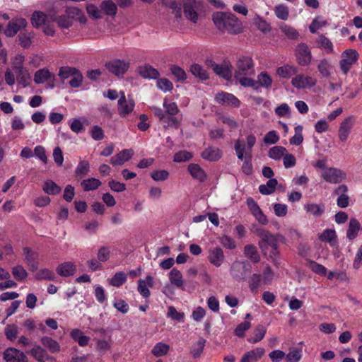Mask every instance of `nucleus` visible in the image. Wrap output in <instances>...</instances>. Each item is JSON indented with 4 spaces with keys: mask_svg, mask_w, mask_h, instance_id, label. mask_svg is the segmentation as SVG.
<instances>
[{
    "mask_svg": "<svg viewBox=\"0 0 362 362\" xmlns=\"http://www.w3.org/2000/svg\"><path fill=\"white\" fill-rule=\"evenodd\" d=\"M255 233L261 238V240L259 243V245L262 251L264 254L267 253L269 247L272 248L278 246V238H283L282 235H274L272 234L269 231L262 228H257L255 230Z\"/></svg>",
    "mask_w": 362,
    "mask_h": 362,
    "instance_id": "f257e3e1",
    "label": "nucleus"
},
{
    "mask_svg": "<svg viewBox=\"0 0 362 362\" xmlns=\"http://www.w3.org/2000/svg\"><path fill=\"white\" fill-rule=\"evenodd\" d=\"M62 26V29H71L79 30L83 35H87L90 37H98L100 36V26L105 24H57Z\"/></svg>",
    "mask_w": 362,
    "mask_h": 362,
    "instance_id": "f03ea898",
    "label": "nucleus"
},
{
    "mask_svg": "<svg viewBox=\"0 0 362 362\" xmlns=\"http://www.w3.org/2000/svg\"><path fill=\"white\" fill-rule=\"evenodd\" d=\"M358 57V52L354 49H347L341 53L339 66L344 74H347L352 66L357 62Z\"/></svg>",
    "mask_w": 362,
    "mask_h": 362,
    "instance_id": "7ed1b4c3",
    "label": "nucleus"
},
{
    "mask_svg": "<svg viewBox=\"0 0 362 362\" xmlns=\"http://www.w3.org/2000/svg\"><path fill=\"white\" fill-rule=\"evenodd\" d=\"M246 144L244 141L237 139L235 141L234 149L235 151L238 158L240 160H243L244 154L249 153L251 154L252 148L256 143V137L254 134H250L246 136Z\"/></svg>",
    "mask_w": 362,
    "mask_h": 362,
    "instance_id": "20e7f679",
    "label": "nucleus"
},
{
    "mask_svg": "<svg viewBox=\"0 0 362 362\" xmlns=\"http://www.w3.org/2000/svg\"><path fill=\"white\" fill-rule=\"evenodd\" d=\"M321 177L327 182L339 184L346 178V173L339 168L330 167L321 172Z\"/></svg>",
    "mask_w": 362,
    "mask_h": 362,
    "instance_id": "39448f33",
    "label": "nucleus"
},
{
    "mask_svg": "<svg viewBox=\"0 0 362 362\" xmlns=\"http://www.w3.org/2000/svg\"><path fill=\"white\" fill-rule=\"evenodd\" d=\"M37 29H39L43 32L47 36H54L55 34L59 35L62 33L66 35L73 36L75 34L74 33H70L72 31L71 29H62V26L57 25V24H33Z\"/></svg>",
    "mask_w": 362,
    "mask_h": 362,
    "instance_id": "423d86ee",
    "label": "nucleus"
},
{
    "mask_svg": "<svg viewBox=\"0 0 362 362\" xmlns=\"http://www.w3.org/2000/svg\"><path fill=\"white\" fill-rule=\"evenodd\" d=\"M356 123V117L354 115H349L346 117L343 121L340 123L339 131H338V137L339 139L345 142L351 132V129L354 127Z\"/></svg>",
    "mask_w": 362,
    "mask_h": 362,
    "instance_id": "0eeeda50",
    "label": "nucleus"
},
{
    "mask_svg": "<svg viewBox=\"0 0 362 362\" xmlns=\"http://www.w3.org/2000/svg\"><path fill=\"white\" fill-rule=\"evenodd\" d=\"M296 57L300 66H308L312 61V54L308 46L304 43L298 45L296 48Z\"/></svg>",
    "mask_w": 362,
    "mask_h": 362,
    "instance_id": "6e6552de",
    "label": "nucleus"
},
{
    "mask_svg": "<svg viewBox=\"0 0 362 362\" xmlns=\"http://www.w3.org/2000/svg\"><path fill=\"white\" fill-rule=\"evenodd\" d=\"M254 63L251 57L240 56L236 62L235 75H248L253 73Z\"/></svg>",
    "mask_w": 362,
    "mask_h": 362,
    "instance_id": "1a4fd4ad",
    "label": "nucleus"
},
{
    "mask_svg": "<svg viewBox=\"0 0 362 362\" xmlns=\"http://www.w3.org/2000/svg\"><path fill=\"white\" fill-rule=\"evenodd\" d=\"M200 6V1L196 0H185L183 3V10L187 19L196 23L198 20V11Z\"/></svg>",
    "mask_w": 362,
    "mask_h": 362,
    "instance_id": "9d476101",
    "label": "nucleus"
},
{
    "mask_svg": "<svg viewBox=\"0 0 362 362\" xmlns=\"http://www.w3.org/2000/svg\"><path fill=\"white\" fill-rule=\"evenodd\" d=\"M18 62L13 66V69L16 72L17 81L23 87L30 85L31 77L27 69L23 66V57L16 58Z\"/></svg>",
    "mask_w": 362,
    "mask_h": 362,
    "instance_id": "9b49d317",
    "label": "nucleus"
},
{
    "mask_svg": "<svg viewBox=\"0 0 362 362\" xmlns=\"http://www.w3.org/2000/svg\"><path fill=\"white\" fill-rule=\"evenodd\" d=\"M106 69L117 76H122L128 70L129 63L121 59H114L106 62Z\"/></svg>",
    "mask_w": 362,
    "mask_h": 362,
    "instance_id": "f8f14e48",
    "label": "nucleus"
},
{
    "mask_svg": "<svg viewBox=\"0 0 362 362\" xmlns=\"http://www.w3.org/2000/svg\"><path fill=\"white\" fill-rule=\"evenodd\" d=\"M316 83L317 80L315 78L304 74L296 75L291 80L292 86L297 89L310 88Z\"/></svg>",
    "mask_w": 362,
    "mask_h": 362,
    "instance_id": "ddd939ff",
    "label": "nucleus"
},
{
    "mask_svg": "<svg viewBox=\"0 0 362 362\" xmlns=\"http://www.w3.org/2000/svg\"><path fill=\"white\" fill-rule=\"evenodd\" d=\"M246 204L252 216L260 224L266 225L268 223V219L266 215L263 213L262 210L253 198L248 197L246 200Z\"/></svg>",
    "mask_w": 362,
    "mask_h": 362,
    "instance_id": "4468645a",
    "label": "nucleus"
},
{
    "mask_svg": "<svg viewBox=\"0 0 362 362\" xmlns=\"http://www.w3.org/2000/svg\"><path fill=\"white\" fill-rule=\"evenodd\" d=\"M4 359L6 362H28V359L26 355L20 350L9 347L4 352Z\"/></svg>",
    "mask_w": 362,
    "mask_h": 362,
    "instance_id": "2eb2a0df",
    "label": "nucleus"
},
{
    "mask_svg": "<svg viewBox=\"0 0 362 362\" xmlns=\"http://www.w3.org/2000/svg\"><path fill=\"white\" fill-rule=\"evenodd\" d=\"M23 253L29 270L33 273L35 272L38 269L39 264L38 253L32 250L30 247H28L23 248Z\"/></svg>",
    "mask_w": 362,
    "mask_h": 362,
    "instance_id": "dca6fc26",
    "label": "nucleus"
},
{
    "mask_svg": "<svg viewBox=\"0 0 362 362\" xmlns=\"http://www.w3.org/2000/svg\"><path fill=\"white\" fill-rule=\"evenodd\" d=\"M120 98L118 100V111L122 117H126L132 112L134 107V102L132 99H126L124 92H121Z\"/></svg>",
    "mask_w": 362,
    "mask_h": 362,
    "instance_id": "f3484780",
    "label": "nucleus"
},
{
    "mask_svg": "<svg viewBox=\"0 0 362 362\" xmlns=\"http://www.w3.org/2000/svg\"><path fill=\"white\" fill-rule=\"evenodd\" d=\"M317 70L322 77L328 78L333 74L334 66L329 59L324 58L319 61Z\"/></svg>",
    "mask_w": 362,
    "mask_h": 362,
    "instance_id": "a211bd4d",
    "label": "nucleus"
},
{
    "mask_svg": "<svg viewBox=\"0 0 362 362\" xmlns=\"http://www.w3.org/2000/svg\"><path fill=\"white\" fill-rule=\"evenodd\" d=\"M303 209L306 213L315 217H320L325 211V205L323 203L308 202L304 204Z\"/></svg>",
    "mask_w": 362,
    "mask_h": 362,
    "instance_id": "6ab92c4d",
    "label": "nucleus"
},
{
    "mask_svg": "<svg viewBox=\"0 0 362 362\" xmlns=\"http://www.w3.org/2000/svg\"><path fill=\"white\" fill-rule=\"evenodd\" d=\"M348 191L347 186L345 185H339L335 190L334 193L339 195L337 198V203L338 206L346 208L349 204V197L346 194Z\"/></svg>",
    "mask_w": 362,
    "mask_h": 362,
    "instance_id": "aec40b11",
    "label": "nucleus"
},
{
    "mask_svg": "<svg viewBox=\"0 0 362 362\" xmlns=\"http://www.w3.org/2000/svg\"><path fill=\"white\" fill-rule=\"evenodd\" d=\"M76 268L75 264L71 262H66L62 264H59L57 269V273L63 277H68L70 276H73L76 272Z\"/></svg>",
    "mask_w": 362,
    "mask_h": 362,
    "instance_id": "412c9836",
    "label": "nucleus"
},
{
    "mask_svg": "<svg viewBox=\"0 0 362 362\" xmlns=\"http://www.w3.org/2000/svg\"><path fill=\"white\" fill-rule=\"evenodd\" d=\"M319 239L325 243H329L332 247H337L338 245L337 236L334 229H325L319 236Z\"/></svg>",
    "mask_w": 362,
    "mask_h": 362,
    "instance_id": "4be33fe9",
    "label": "nucleus"
},
{
    "mask_svg": "<svg viewBox=\"0 0 362 362\" xmlns=\"http://www.w3.org/2000/svg\"><path fill=\"white\" fill-rule=\"evenodd\" d=\"M132 155L133 151L132 149H124L110 158V163L113 165H122L125 161L129 160Z\"/></svg>",
    "mask_w": 362,
    "mask_h": 362,
    "instance_id": "5701e85b",
    "label": "nucleus"
},
{
    "mask_svg": "<svg viewBox=\"0 0 362 362\" xmlns=\"http://www.w3.org/2000/svg\"><path fill=\"white\" fill-rule=\"evenodd\" d=\"M209 260L211 264L219 267L224 261V253L221 248L216 247L210 250Z\"/></svg>",
    "mask_w": 362,
    "mask_h": 362,
    "instance_id": "b1692460",
    "label": "nucleus"
},
{
    "mask_svg": "<svg viewBox=\"0 0 362 362\" xmlns=\"http://www.w3.org/2000/svg\"><path fill=\"white\" fill-rule=\"evenodd\" d=\"M264 348L258 347L245 353L240 362H255L260 359L264 354Z\"/></svg>",
    "mask_w": 362,
    "mask_h": 362,
    "instance_id": "393cba45",
    "label": "nucleus"
},
{
    "mask_svg": "<svg viewBox=\"0 0 362 362\" xmlns=\"http://www.w3.org/2000/svg\"><path fill=\"white\" fill-rule=\"evenodd\" d=\"M139 75L144 78L156 79L160 76L157 69L149 64L139 67Z\"/></svg>",
    "mask_w": 362,
    "mask_h": 362,
    "instance_id": "a878e982",
    "label": "nucleus"
},
{
    "mask_svg": "<svg viewBox=\"0 0 362 362\" xmlns=\"http://www.w3.org/2000/svg\"><path fill=\"white\" fill-rule=\"evenodd\" d=\"M298 68L293 65L286 64L276 69V74L283 78H289L296 74Z\"/></svg>",
    "mask_w": 362,
    "mask_h": 362,
    "instance_id": "bb28decb",
    "label": "nucleus"
},
{
    "mask_svg": "<svg viewBox=\"0 0 362 362\" xmlns=\"http://www.w3.org/2000/svg\"><path fill=\"white\" fill-rule=\"evenodd\" d=\"M188 171L192 177L200 182L206 180V174L204 170L197 164L191 163L188 166Z\"/></svg>",
    "mask_w": 362,
    "mask_h": 362,
    "instance_id": "cd10ccee",
    "label": "nucleus"
},
{
    "mask_svg": "<svg viewBox=\"0 0 362 362\" xmlns=\"http://www.w3.org/2000/svg\"><path fill=\"white\" fill-rule=\"evenodd\" d=\"M361 225L356 218H351L346 233V237L349 240H354L360 230Z\"/></svg>",
    "mask_w": 362,
    "mask_h": 362,
    "instance_id": "c85d7f7f",
    "label": "nucleus"
},
{
    "mask_svg": "<svg viewBox=\"0 0 362 362\" xmlns=\"http://www.w3.org/2000/svg\"><path fill=\"white\" fill-rule=\"evenodd\" d=\"M278 185L276 179H270L266 184H262L259 186V191L263 195H269L273 194Z\"/></svg>",
    "mask_w": 362,
    "mask_h": 362,
    "instance_id": "c756f323",
    "label": "nucleus"
},
{
    "mask_svg": "<svg viewBox=\"0 0 362 362\" xmlns=\"http://www.w3.org/2000/svg\"><path fill=\"white\" fill-rule=\"evenodd\" d=\"M257 83V90L259 87L269 88L272 86L273 80L270 75L266 72L262 71L257 76V79L255 81Z\"/></svg>",
    "mask_w": 362,
    "mask_h": 362,
    "instance_id": "7c9ffc66",
    "label": "nucleus"
},
{
    "mask_svg": "<svg viewBox=\"0 0 362 362\" xmlns=\"http://www.w3.org/2000/svg\"><path fill=\"white\" fill-rule=\"evenodd\" d=\"M54 77V74L50 73L47 69H42L37 71L34 76V81L37 84L43 83L49 81L51 78Z\"/></svg>",
    "mask_w": 362,
    "mask_h": 362,
    "instance_id": "2f4dec72",
    "label": "nucleus"
},
{
    "mask_svg": "<svg viewBox=\"0 0 362 362\" xmlns=\"http://www.w3.org/2000/svg\"><path fill=\"white\" fill-rule=\"evenodd\" d=\"M34 278L36 280L42 281V280H48V281H54L56 278L55 274L52 270L49 269L44 268L40 270H37L34 272Z\"/></svg>",
    "mask_w": 362,
    "mask_h": 362,
    "instance_id": "473e14b6",
    "label": "nucleus"
},
{
    "mask_svg": "<svg viewBox=\"0 0 362 362\" xmlns=\"http://www.w3.org/2000/svg\"><path fill=\"white\" fill-rule=\"evenodd\" d=\"M169 280L171 284L177 288H182L184 285L182 275L180 270L173 268L169 273Z\"/></svg>",
    "mask_w": 362,
    "mask_h": 362,
    "instance_id": "72a5a7b5",
    "label": "nucleus"
},
{
    "mask_svg": "<svg viewBox=\"0 0 362 362\" xmlns=\"http://www.w3.org/2000/svg\"><path fill=\"white\" fill-rule=\"evenodd\" d=\"M221 153L218 148L209 147L202 153L204 159L210 161H216L221 158Z\"/></svg>",
    "mask_w": 362,
    "mask_h": 362,
    "instance_id": "f704fd0d",
    "label": "nucleus"
},
{
    "mask_svg": "<svg viewBox=\"0 0 362 362\" xmlns=\"http://www.w3.org/2000/svg\"><path fill=\"white\" fill-rule=\"evenodd\" d=\"M100 8L101 12L108 16H115L117 11L116 4L112 0L103 1L100 5Z\"/></svg>",
    "mask_w": 362,
    "mask_h": 362,
    "instance_id": "c9c22d12",
    "label": "nucleus"
},
{
    "mask_svg": "<svg viewBox=\"0 0 362 362\" xmlns=\"http://www.w3.org/2000/svg\"><path fill=\"white\" fill-rule=\"evenodd\" d=\"M205 64L208 68L212 69L217 75L226 78V68L225 66L216 64L211 59H206Z\"/></svg>",
    "mask_w": 362,
    "mask_h": 362,
    "instance_id": "e433bc0d",
    "label": "nucleus"
},
{
    "mask_svg": "<svg viewBox=\"0 0 362 362\" xmlns=\"http://www.w3.org/2000/svg\"><path fill=\"white\" fill-rule=\"evenodd\" d=\"M286 152L287 150L286 148L281 146H275L269 150L268 156L272 160H279L284 157Z\"/></svg>",
    "mask_w": 362,
    "mask_h": 362,
    "instance_id": "4c0bfd02",
    "label": "nucleus"
},
{
    "mask_svg": "<svg viewBox=\"0 0 362 362\" xmlns=\"http://www.w3.org/2000/svg\"><path fill=\"white\" fill-rule=\"evenodd\" d=\"M266 332L267 329L263 325H257L254 329V337L247 339L248 342L256 344L260 341L264 337Z\"/></svg>",
    "mask_w": 362,
    "mask_h": 362,
    "instance_id": "58836bf2",
    "label": "nucleus"
},
{
    "mask_svg": "<svg viewBox=\"0 0 362 362\" xmlns=\"http://www.w3.org/2000/svg\"><path fill=\"white\" fill-rule=\"evenodd\" d=\"M41 342L51 353H56L60 351L59 343L51 337H43L41 339Z\"/></svg>",
    "mask_w": 362,
    "mask_h": 362,
    "instance_id": "ea45409f",
    "label": "nucleus"
},
{
    "mask_svg": "<svg viewBox=\"0 0 362 362\" xmlns=\"http://www.w3.org/2000/svg\"><path fill=\"white\" fill-rule=\"evenodd\" d=\"M71 337L81 346H86L90 340V338L87 336L83 335L82 332L78 329H73L71 332Z\"/></svg>",
    "mask_w": 362,
    "mask_h": 362,
    "instance_id": "a19ab883",
    "label": "nucleus"
},
{
    "mask_svg": "<svg viewBox=\"0 0 362 362\" xmlns=\"http://www.w3.org/2000/svg\"><path fill=\"white\" fill-rule=\"evenodd\" d=\"M245 255L253 262H258L260 259L257 247L252 245H247L245 247Z\"/></svg>",
    "mask_w": 362,
    "mask_h": 362,
    "instance_id": "79ce46f5",
    "label": "nucleus"
},
{
    "mask_svg": "<svg viewBox=\"0 0 362 362\" xmlns=\"http://www.w3.org/2000/svg\"><path fill=\"white\" fill-rule=\"evenodd\" d=\"M190 72L200 80H206L209 78L208 74L202 66L198 64H193L190 66Z\"/></svg>",
    "mask_w": 362,
    "mask_h": 362,
    "instance_id": "37998d69",
    "label": "nucleus"
},
{
    "mask_svg": "<svg viewBox=\"0 0 362 362\" xmlns=\"http://www.w3.org/2000/svg\"><path fill=\"white\" fill-rule=\"evenodd\" d=\"M81 185L83 190L88 192L98 189L101 185V182L98 179L92 177L83 180Z\"/></svg>",
    "mask_w": 362,
    "mask_h": 362,
    "instance_id": "c03bdc74",
    "label": "nucleus"
},
{
    "mask_svg": "<svg viewBox=\"0 0 362 362\" xmlns=\"http://www.w3.org/2000/svg\"><path fill=\"white\" fill-rule=\"evenodd\" d=\"M29 353L39 362H44L47 357L46 351L39 345H35Z\"/></svg>",
    "mask_w": 362,
    "mask_h": 362,
    "instance_id": "a18cd8bd",
    "label": "nucleus"
},
{
    "mask_svg": "<svg viewBox=\"0 0 362 362\" xmlns=\"http://www.w3.org/2000/svg\"><path fill=\"white\" fill-rule=\"evenodd\" d=\"M89 170V163L87 160L80 161L75 170L76 176L77 178L81 179L88 173Z\"/></svg>",
    "mask_w": 362,
    "mask_h": 362,
    "instance_id": "49530a36",
    "label": "nucleus"
},
{
    "mask_svg": "<svg viewBox=\"0 0 362 362\" xmlns=\"http://www.w3.org/2000/svg\"><path fill=\"white\" fill-rule=\"evenodd\" d=\"M44 192L48 194L54 195L60 193L62 189L52 180H47L42 187Z\"/></svg>",
    "mask_w": 362,
    "mask_h": 362,
    "instance_id": "de8ad7c7",
    "label": "nucleus"
},
{
    "mask_svg": "<svg viewBox=\"0 0 362 362\" xmlns=\"http://www.w3.org/2000/svg\"><path fill=\"white\" fill-rule=\"evenodd\" d=\"M242 170L243 172L247 175H250L253 173V166L252 163V154H249V153L244 154Z\"/></svg>",
    "mask_w": 362,
    "mask_h": 362,
    "instance_id": "09e8293b",
    "label": "nucleus"
},
{
    "mask_svg": "<svg viewBox=\"0 0 362 362\" xmlns=\"http://www.w3.org/2000/svg\"><path fill=\"white\" fill-rule=\"evenodd\" d=\"M169 349H170L169 345H168L165 343L159 342V343H157L153 346L151 352L155 356L160 357V356L166 355L168 354V352L169 351Z\"/></svg>",
    "mask_w": 362,
    "mask_h": 362,
    "instance_id": "8fccbe9b",
    "label": "nucleus"
},
{
    "mask_svg": "<svg viewBox=\"0 0 362 362\" xmlns=\"http://www.w3.org/2000/svg\"><path fill=\"white\" fill-rule=\"evenodd\" d=\"M66 16L69 18H72L75 21H78L79 23H85L86 19L83 18L81 11L76 8H69L66 11Z\"/></svg>",
    "mask_w": 362,
    "mask_h": 362,
    "instance_id": "3c124183",
    "label": "nucleus"
},
{
    "mask_svg": "<svg viewBox=\"0 0 362 362\" xmlns=\"http://www.w3.org/2000/svg\"><path fill=\"white\" fill-rule=\"evenodd\" d=\"M317 43L318 47L323 49L327 53L329 54L333 52L332 42L325 36H320L317 40Z\"/></svg>",
    "mask_w": 362,
    "mask_h": 362,
    "instance_id": "603ef678",
    "label": "nucleus"
},
{
    "mask_svg": "<svg viewBox=\"0 0 362 362\" xmlns=\"http://www.w3.org/2000/svg\"><path fill=\"white\" fill-rule=\"evenodd\" d=\"M262 283V276L259 274H253L250 278L248 284L252 293H256Z\"/></svg>",
    "mask_w": 362,
    "mask_h": 362,
    "instance_id": "864d4df0",
    "label": "nucleus"
},
{
    "mask_svg": "<svg viewBox=\"0 0 362 362\" xmlns=\"http://www.w3.org/2000/svg\"><path fill=\"white\" fill-rule=\"evenodd\" d=\"M303 126L298 125L295 127V134L290 139V144L291 145L298 146L302 144L303 141Z\"/></svg>",
    "mask_w": 362,
    "mask_h": 362,
    "instance_id": "5fc2aeb1",
    "label": "nucleus"
},
{
    "mask_svg": "<svg viewBox=\"0 0 362 362\" xmlns=\"http://www.w3.org/2000/svg\"><path fill=\"white\" fill-rule=\"evenodd\" d=\"M78 71H79V70L75 67H71V66H62L59 69L58 75L62 79H66L71 76L73 77Z\"/></svg>",
    "mask_w": 362,
    "mask_h": 362,
    "instance_id": "6e6d98bb",
    "label": "nucleus"
},
{
    "mask_svg": "<svg viewBox=\"0 0 362 362\" xmlns=\"http://www.w3.org/2000/svg\"><path fill=\"white\" fill-rule=\"evenodd\" d=\"M127 281V275L123 272H117L110 279V284L115 286H121Z\"/></svg>",
    "mask_w": 362,
    "mask_h": 362,
    "instance_id": "4d7b16f0",
    "label": "nucleus"
},
{
    "mask_svg": "<svg viewBox=\"0 0 362 362\" xmlns=\"http://www.w3.org/2000/svg\"><path fill=\"white\" fill-rule=\"evenodd\" d=\"M12 274L18 281H21L27 278L28 272L21 265H17L12 268Z\"/></svg>",
    "mask_w": 362,
    "mask_h": 362,
    "instance_id": "13d9d810",
    "label": "nucleus"
},
{
    "mask_svg": "<svg viewBox=\"0 0 362 362\" xmlns=\"http://www.w3.org/2000/svg\"><path fill=\"white\" fill-rule=\"evenodd\" d=\"M235 78L243 86L251 87L257 90V83L255 80L246 77L245 75H235Z\"/></svg>",
    "mask_w": 362,
    "mask_h": 362,
    "instance_id": "bf43d9fd",
    "label": "nucleus"
},
{
    "mask_svg": "<svg viewBox=\"0 0 362 362\" xmlns=\"http://www.w3.org/2000/svg\"><path fill=\"white\" fill-rule=\"evenodd\" d=\"M279 139L280 137L277 132L275 130H271L265 134L263 141L267 145H272L276 144L279 141Z\"/></svg>",
    "mask_w": 362,
    "mask_h": 362,
    "instance_id": "052dcab7",
    "label": "nucleus"
},
{
    "mask_svg": "<svg viewBox=\"0 0 362 362\" xmlns=\"http://www.w3.org/2000/svg\"><path fill=\"white\" fill-rule=\"evenodd\" d=\"M287 362H299L302 358V351L298 349H293L286 355Z\"/></svg>",
    "mask_w": 362,
    "mask_h": 362,
    "instance_id": "680f3d73",
    "label": "nucleus"
},
{
    "mask_svg": "<svg viewBox=\"0 0 362 362\" xmlns=\"http://www.w3.org/2000/svg\"><path fill=\"white\" fill-rule=\"evenodd\" d=\"M274 279V273L273 272L272 268L269 265H267L263 271L262 276V284L266 285L271 284Z\"/></svg>",
    "mask_w": 362,
    "mask_h": 362,
    "instance_id": "e2e57ef3",
    "label": "nucleus"
},
{
    "mask_svg": "<svg viewBox=\"0 0 362 362\" xmlns=\"http://www.w3.org/2000/svg\"><path fill=\"white\" fill-rule=\"evenodd\" d=\"M171 74L177 78V81H185L187 78V74L184 69L177 65L170 66Z\"/></svg>",
    "mask_w": 362,
    "mask_h": 362,
    "instance_id": "0e129e2a",
    "label": "nucleus"
},
{
    "mask_svg": "<svg viewBox=\"0 0 362 362\" xmlns=\"http://www.w3.org/2000/svg\"><path fill=\"white\" fill-rule=\"evenodd\" d=\"M206 340L203 338H200L199 341L193 346L191 353L194 358L199 357L203 351L205 346Z\"/></svg>",
    "mask_w": 362,
    "mask_h": 362,
    "instance_id": "69168bd1",
    "label": "nucleus"
},
{
    "mask_svg": "<svg viewBox=\"0 0 362 362\" xmlns=\"http://www.w3.org/2000/svg\"><path fill=\"white\" fill-rule=\"evenodd\" d=\"M310 269L314 272L321 276H325L327 274V268L314 261L310 262Z\"/></svg>",
    "mask_w": 362,
    "mask_h": 362,
    "instance_id": "338daca9",
    "label": "nucleus"
},
{
    "mask_svg": "<svg viewBox=\"0 0 362 362\" xmlns=\"http://www.w3.org/2000/svg\"><path fill=\"white\" fill-rule=\"evenodd\" d=\"M192 158V154L187 151H180L174 156L173 160L177 163L185 162Z\"/></svg>",
    "mask_w": 362,
    "mask_h": 362,
    "instance_id": "774afa93",
    "label": "nucleus"
}]
</instances>
